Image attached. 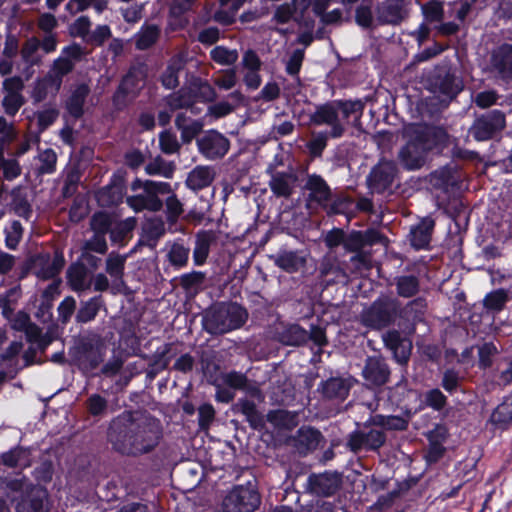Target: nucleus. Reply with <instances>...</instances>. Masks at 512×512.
<instances>
[{
	"mask_svg": "<svg viewBox=\"0 0 512 512\" xmlns=\"http://www.w3.org/2000/svg\"><path fill=\"white\" fill-rule=\"evenodd\" d=\"M106 435L114 452L137 458L156 449L163 437V428L160 420L150 414L125 410L112 418Z\"/></svg>",
	"mask_w": 512,
	"mask_h": 512,
	"instance_id": "f257e3e1",
	"label": "nucleus"
},
{
	"mask_svg": "<svg viewBox=\"0 0 512 512\" xmlns=\"http://www.w3.org/2000/svg\"><path fill=\"white\" fill-rule=\"evenodd\" d=\"M449 144V134L442 126L420 125L413 129L398 159L402 167L415 171L424 166L429 152H442Z\"/></svg>",
	"mask_w": 512,
	"mask_h": 512,
	"instance_id": "f03ea898",
	"label": "nucleus"
},
{
	"mask_svg": "<svg viewBox=\"0 0 512 512\" xmlns=\"http://www.w3.org/2000/svg\"><path fill=\"white\" fill-rule=\"evenodd\" d=\"M365 102L362 99H334L315 107L309 116V123L314 126H328L330 137L339 139L346 132V125L357 126L363 116Z\"/></svg>",
	"mask_w": 512,
	"mask_h": 512,
	"instance_id": "7ed1b4c3",
	"label": "nucleus"
},
{
	"mask_svg": "<svg viewBox=\"0 0 512 512\" xmlns=\"http://www.w3.org/2000/svg\"><path fill=\"white\" fill-rule=\"evenodd\" d=\"M248 319L245 307L237 302H219L211 306L203 316V329L210 335H223L241 328Z\"/></svg>",
	"mask_w": 512,
	"mask_h": 512,
	"instance_id": "20e7f679",
	"label": "nucleus"
},
{
	"mask_svg": "<svg viewBox=\"0 0 512 512\" xmlns=\"http://www.w3.org/2000/svg\"><path fill=\"white\" fill-rule=\"evenodd\" d=\"M106 351V345L99 336H79L68 350V363L87 376L104 362Z\"/></svg>",
	"mask_w": 512,
	"mask_h": 512,
	"instance_id": "39448f33",
	"label": "nucleus"
},
{
	"mask_svg": "<svg viewBox=\"0 0 512 512\" xmlns=\"http://www.w3.org/2000/svg\"><path fill=\"white\" fill-rule=\"evenodd\" d=\"M130 188L132 191L143 190L142 194L128 196L126 198L127 205L136 213L144 210L150 212H158L163 208V201L159 195H165L172 192L170 183L154 180H142L135 178Z\"/></svg>",
	"mask_w": 512,
	"mask_h": 512,
	"instance_id": "423d86ee",
	"label": "nucleus"
},
{
	"mask_svg": "<svg viewBox=\"0 0 512 512\" xmlns=\"http://www.w3.org/2000/svg\"><path fill=\"white\" fill-rule=\"evenodd\" d=\"M429 90L447 105L455 100L464 89L463 79L449 62L436 65L427 77Z\"/></svg>",
	"mask_w": 512,
	"mask_h": 512,
	"instance_id": "0eeeda50",
	"label": "nucleus"
},
{
	"mask_svg": "<svg viewBox=\"0 0 512 512\" xmlns=\"http://www.w3.org/2000/svg\"><path fill=\"white\" fill-rule=\"evenodd\" d=\"M261 504L256 486L234 485L222 500L223 512H254Z\"/></svg>",
	"mask_w": 512,
	"mask_h": 512,
	"instance_id": "6e6552de",
	"label": "nucleus"
},
{
	"mask_svg": "<svg viewBox=\"0 0 512 512\" xmlns=\"http://www.w3.org/2000/svg\"><path fill=\"white\" fill-rule=\"evenodd\" d=\"M399 316V303L396 299L378 298L363 313V322L374 329H383L394 323Z\"/></svg>",
	"mask_w": 512,
	"mask_h": 512,
	"instance_id": "1a4fd4ad",
	"label": "nucleus"
},
{
	"mask_svg": "<svg viewBox=\"0 0 512 512\" xmlns=\"http://www.w3.org/2000/svg\"><path fill=\"white\" fill-rule=\"evenodd\" d=\"M506 126V115L502 110H489L475 118L469 129L472 137L478 141H488L498 136Z\"/></svg>",
	"mask_w": 512,
	"mask_h": 512,
	"instance_id": "9d476101",
	"label": "nucleus"
},
{
	"mask_svg": "<svg viewBox=\"0 0 512 512\" xmlns=\"http://www.w3.org/2000/svg\"><path fill=\"white\" fill-rule=\"evenodd\" d=\"M361 376L368 389L376 390L390 381L391 368L382 355H370L364 360Z\"/></svg>",
	"mask_w": 512,
	"mask_h": 512,
	"instance_id": "9b49d317",
	"label": "nucleus"
},
{
	"mask_svg": "<svg viewBox=\"0 0 512 512\" xmlns=\"http://www.w3.org/2000/svg\"><path fill=\"white\" fill-rule=\"evenodd\" d=\"M397 175L398 168L393 161L380 160L371 168L366 179L367 186L372 193L391 192Z\"/></svg>",
	"mask_w": 512,
	"mask_h": 512,
	"instance_id": "f8f14e48",
	"label": "nucleus"
},
{
	"mask_svg": "<svg viewBox=\"0 0 512 512\" xmlns=\"http://www.w3.org/2000/svg\"><path fill=\"white\" fill-rule=\"evenodd\" d=\"M386 440L387 436L382 430L371 428L366 432L356 429L348 434L346 448L354 454L361 451L378 452Z\"/></svg>",
	"mask_w": 512,
	"mask_h": 512,
	"instance_id": "ddd939ff",
	"label": "nucleus"
},
{
	"mask_svg": "<svg viewBox=\"0 0 512 512\" xmlns=\"http://www.w3.org/2000/svg\"><path fill=\"white\" fill-rule=\"evenodd\" d=\"M147 77V67L144 63L131 65L127 73L122 77L112 100L116 107L125 106L127 97L130 94H136L140 88L141 82Z\"/></svg>",
	"mask_w": 512,
	"mask_h": 512,
	"instance_id": "4468645a",
	"label": "nucleus"
},
{
	"mask_svg": "<svg viewBox=\"0 0 512 512\" xmlns=\"http://www.w3.org/2000/svg\"><path fill=\"white\" fill-rule=\"evenodd\" d=\"M199 153L207 160L224 158L230 149V140L215 129L205 131L196 139Z\"/></svg>",
	"mask_w": 512,
	"mask_h": 512,
	"instance_id": "2eb2a0df",
	"label": "nucleus"
},
{
	"mask_svg": "<svg viewBox=\"0 0 512 512\" xmlns=\"http://www.w3.org/2000/svg\"><path fill=\"white\" fill-rule=\"evenodd\" d=\"M489 64L496 79L505 84L512 83V44L504 42L493 48Z\"/></svg>",
	"mask_w": 512,
	"mask_h": 512,
	"instance_id": "dca6fc26",
	"label": "nucleus"
},
{
	"mask_svg": "<svg viewBox=\"0 0 512 512\" xmlns=\"http://www.w3.org/2000/svg\"><path fill=\"white\" fill-rule=\"evenodd\" d=\"M419 398V392L409 387L408 381L404 377L393 387L389 388L388 400L392 405L401 409L407 416H411L417 411L415 404L418 402Z\"/></svg>",
	"mask_w": 512,
	"mask_h": 512,
	"instance_id": "f3484780",
	"label": "nucleus"
},
{
	"mask_svg": "<svg viewBox=\"0 0 512 512\" xmlns=\"http://www.w3.org/2000/svg\"><path fill=\"white\" fill-rule=\"evenodd\" d=\"M125 190V173L118 170L112 174L109 183L97 191L96 200L101 207H116L123 202Z\"/></svg>",
	"mask_w": 512,
	"mask_h": 512,
	"instance_id": "a211bd4d",
	"label": "nucleus"
},
{
	"mask_svg": "<svg viewBox=\"0 0 512 512\" xmlns=\"http://www.w3.org/2000/svg\"><path fill=\"white\" fill-rule=\"evenodd\" d=\"M317 271L318 278L325 287L339 283L345 284L349 280L345 263L337 256H324L319 262Z\"/></svg>",
	"mask_w": 512,
	"mask_h": 512,
	"instance_id": "6ab92c4d",
	"label": "nucleus"
},
{
	"mask_svg": "<svg viewBox=\"0 0 512 512\" xmlns=\"http://www.w3.org/2000/svg\"><path fill=\"white\" fill-rule=\"evenodd\" d=\"M266 174L270 176L268 186L275 197L288 199L292 196L298 180L295 173L277 171L274 164H269Z\"/></svg>",
	"mask_w": 512,
	"mask_h": 512,
	"instance_id": "aec40b11",
	"label": "nucleus"
},
{
	"mask_svg": "<svg viewBox=\"0 0 512 512\" xmlns=\"http://www.w3.org/2000/svg\"><path fill=\"white\" fill-rule=\"evenodd\" d=\"M342 484L341 474L325 471L324 473H312L308 476L307 485L312 494L317 496H333L340 489Z\"/></svg>",
	"mask_w": 512,
	"mask_h": 512,
	"instance_id": "412c9836",
	"label": "nucleus"
},
{
	"mask_svg": "<svg viewBox=\"0 0 512 512\" xmlns=\"http://www.w3.org/2000/svg\"><path fill=\"white\" fill-rule=\"evenodd\" d=\"M383 234L375 228L350 230L345 233L344 250L348 253L358 252L381 242Z\"/></svg>",
	"mask_w": 512,
	"mask_h": 512,
	"instance_id": "4be33fe9",
	"label": "nucleus"
},
{
	"mask_svg": "<svg viewBox=\"0 0 512 512\" xmlns=\"http://www.w3.org/2000/svg\"><path fill=\"white\" fill-rule=\"evenodd\" d=\"M322 439L323 435L318 429L311 426H302L290 438V444L299 454L307 455L318 448Z\"/></svg>",
	"mask_w": 512,
	"mask_h": 512,
	"instance_id": "5701e85b",
	"label": "nucleus"
},
{
	"mask_svg": "<svg viewBox=\"0 0 512 512\" xmlns=\"http://www.w3.org/2000/svg\"><path fill=\"white\" fill-rule=\"evenodd\" d=\"M352 384L349 379L330 377L321 381L318 391L325 400L343 402L349 396Z\"/></svg>",
	"mask_w": 512,
	"mask_h": 512,
	"instance_id": "b1692460",
	"label": "nucleus"
},
{
	"mask_svg": "<svg viewBox=\"0 0 512 512\" xmlns=\"http://www.w3.org/2000/svg\"><path fill=\"white\" fill-rule=\"evenodd\" d=\"M90 93L91 89L88 83L82 82L72 87L64 106L66 112L75 120H79L84 116V107Z\"/></svg>",
	"mask_w": 512,
	"mask_h": 512,
	"instance_id": "393cba45",
	"label": "nucleus"
},
{
	"mask_svg": "<svg viewBox=\"0 0 512 512\" xmlns=\"http://www.w3.org/2000/svg\"><path fill=\"white\" fill-rule=\"evenodd\" d=\"M487 424L494 430L506 431L512 427V391L492 410Z\"/></svg>",
	"mask_w": 512,
	"mask_h": 512,
	"instance_id": "a878e982",
	"label": "nucleus"
},
{
	"mask_svg": "<svg viewBox=\"0 0 512 512\" xmlns=\"http://www.w3.org/2000/svg\"><path fill=\"white\" fill-rule=\"evenodd\" d=\"M306 337V329L297 323H282L274 333V339L284 346H303Z\"/></svg>",
	"mask_w": 512,
	"mask_h": 512,
	"instance_id": "bb28decb",
	"label": "nucleus"
},
{
	"mask_svg": "<svg viewBox=\"0 0 512 512\" xmlns=\"http://www.w3.org/2000/svg\"><path fill=\"white\" fill-rule=\"evenodd\" d=\"M434 228L435 220L433 218L429 216L422 218L417 225L412 226L410 229V245L415 250L429 248Z\"/></svg>",
	"mask_w": 512,
	"mask_h": 512,
	"instance_id": "cd10ccee",
	"label": "nucleus"
},
{
	"mask_svg": "<svg viewBox=\"0 0 512 512\" xmlns=\"http://www.w3.org/2000/svg\"><path fill=\"white\" fill-rule=\"evenodd\" d=\"M376 15L381 25H399L405 18V11L397 0H385L377 4Z\"/></svg>",
	"mask_w": 512,
	"mask_h": 512,
	"instance_id": "c85d7f7f",
	"label": "nucleus"
},
{
	"mask_svg": "<svg viewBox=\"0 0 512 512\" xmlns=\"http://www.w3.org/2000/svg\"><path fill=\"white\" fill-rule=\"evenodd\" d=\"M274 264L287 273H296L306 266L302 251L281 249L273 256Z\"/></svg>",
	"mask_w": 512,
	"mask_h": 512,
	"instance_id": "c756f323",
	"label": "nucleus"
},
{
	"mask_svg": "<svg viewBox=\"0 0 512 512\" xmlns=\"http://www.w3.org/2000/svg\"><path fill=\"white\" fill-rule=\"evenodd\" d=\"M47 491L43 488H34L21 497L16 504V512H48L45 505Z\"/></svg>",
	"mask_w": 512,
	"mask_h": 512,
	"instance_id": "7c9ffc66",
	"label": "nucleus"
},
{
	"mask_svg": "<svg viewBox=\"0 0 512 512\" xmlns=\"http://www.w3.org/2000/svg\"><path fill=\"white\" fill-rule=\"evenodd\" d=\"M89 270L85 263L77 260L70 264L66 271L67 284L74 292H83L91 287V281L88 280Z\"/></svg>",
	"mask_w": 512,
	"mask_h": 512,
	"instance_id": "2f4dec72",
	"label": "nucleus"
},
{
	"mask_svg": "<svg viewBox=\"0 0 512 512\" xmlns=\"http://www.w3.org/2000/svg\"><path fill=\"white\" fill-rule=\"evenodd\" d=\"M35 259L41 261V267L35 272V275L41 280H50L58 276L66 263L61 250L54 252L51 262H49V255H37Z\"/></svg>",
	"mask_w": 512,
	"mask_h": 512,
	"instance_id": "473e14b6",
	"label": "nucleus"
},
{
	"mask_svg": "<svg viewBox=\"0 0 512 512\" xmlns=\"http://www.w3.org/2000/svg\"><path fill=\"white\" fill-rule=\"evenodd\" d=\"M304 188L309 191L308 199L320 206L324 205L325 202L331 201L332 191L320 175H309Z\"/></svg>",
	"mask_w": 512,
	"mask_h": 512,
	"instance_id": "72a5a7b5",
	"label": "nucleus"
},
{
	"mask_svg": "<svg viewBox=\"0 0 512 512\" xmlns=\"http://www.w3.org/2000/svg\"><path fill=\"white\" fill-rule=\"evenodd\" d=\"M234 410L245 416L246 421L254 430H261L265 426L264 416L258 411L254 401L247 398H240L234 406Z\"/></svg>",
	"mask_w": 512,
	"mask_h": 512,
	"instance_id": "f704fd0d",
	"label": "nucleus"
},
{
	"mask_svg": "<svg viewBox=\"0 0 512 512\" xmlns=\"http://www.w3.org/2000/svg\"><path fill=\"white\" fill-rule=\"evenodd\" d=\"M105 307V300L101 294L95 295L86 301H81L78 308L75 321L80 324H86L93 321L99 311Z\"/></svg>",
	"mask_w": 512,
	"mask_h": 512,
	"instance_id": "c9c22d12",
	"label": "nucleus"
},
{
	"mask_svg": "<svg viewBox=\"0 0 512 512\" xmlns=\"http://www.w3.org/2000/svg\"><path fill=\"white\" fill-rule=\"evenodd\" d=\"M215 177L213 169L209 166H196L186 179V186L193 191H200L209 187Z\"/></svg>",
	"mask_w": 512,
	"mask_h": 512,
	"instance_id": "e433bc0d",
	"label": "nucleus"
},
{
	"mask_svg": "<svg viewBox=\"0 0 512 512\" xmlns=\"http://www.w3.org/2000/svg\"><path fill=\"white\" fill-rule=\"evenodd\" d=\"M427 306L428 304L425 297H416L409 301L403 308H399V317L415 326L417 323L424 320Z\"/></svg>",
	"mask_w": 512,
	"mask_h": 512,
	"instance_id": "4c0bfd02",
	"label": "nucleus"
},
{
	"mask_svg": "<svg viewBox=\"0 0 512 512\" xmlns=\"http://www.w3.org/2000/svg\"><path fill=\"white\" fill-rule=\"evenodd\" d=\"M161 34L155 24H144L135 34V48L140 51L148 50L156 44Z\"/></svg>",
	"mask_w": 512,
	"mask_h": 512,
	"instance_id": "58836bf2",
	"label": "nucleus"
},
{
	"mask_svg": "<svg viewBox=\"0 0 512 512\" xmlns=\"http://www.w3.org/2000/svg\"><path fill=\"white\" fill-rule=\"evenodd\" d=\"M60 88L51 75L46 74L43 77L37 78L31 91L33 104L43 102L47 98L49 90H53V94L56 95Z\"/></svg>",
	"mask_w": 512,
	"mask_h": 512,
	"instance_id": "ea45409f",
	"label": "nucleus"
},
{
	"mask_svg": "<svg viewBox=\"0 0 512 512\" xmlns=\"http://www.w3.org/2000/svg\"><path fill=\"white\" fill-rule=\"evenodd\" d=\"M394 285L397 295L402 298H412L420 291V280L413 274L396 276Z\"/></svg>",
	"mask_w": 512,
	"mask_h": 512,
	"instance_id": "a19ab883",
	"label": "nucleus"
},
{
	"mask_svg": "<svg viewBox=\"0 0 512 512\" xmlns=\"http://www.w3.org/2000/svg\"><path fill=\"white\" fill-rule=\"evenodd\" d=\"M195 95L192 94V90L189 87H182L178 91L173 92L165 97V103L171 112L188 109L192 107Z\"/></svg>",
	"mask_w": 512,
	"mask_h": 512,
	"instance_id": "79ce46f5",
	"label": "nucleus"
},
{
	"mask_svg": "<svg viewBox=\"0 0 512 512\" xmlns=\"http://www.w3.org/2000/svg\"><path fill=\"white\" fill-rule=\"evenodd\" d=\"M21 297L22 289L19 284L0 293V309L5 319L11 320L14 315L15 306Z\"/></svg>",
	"mask_w": 512,
	"mask_h": 512,
	"instance_id": "37998d69",
	"label": "nucleus"
},
{
	"mask_svg": "<svg viewBox=\"0 0 512 512\" xmlns=\"http://www.w3.org/2000/svg\"><path fill=\"white\" fill-rule=\"evenodd\" d=\"M267 420L276 428L292 430L298 425V414L288 410H273L267 414Z\"/></svg>",
	"mask_w": 512,
	"mask_h": 512,
	"instance_id": "c03bdc74",
	"label": "nucleus"
},
{
	"mask_svg": "<svg viewBox=\"0 0 512 512\" xmlns=\"http://www.w3.org/2000/svg\"><path fill=\"white\" fill-rule=\"evenodd\" d=\"M176 165L173 161H166L162 156H156L145 166L146 174L150 176H162L166 179H172Z\"/></svg>",
	"mask_w": 512,
	"mask_h": 512,
	"instance_id": "a18cd8bd",
	"label": "nucleus"
},
{
	"mask_svg": "<svg viewBox=\"0 0 512 512\" xmlns=\"http://www.w3.org/2000/svg\"><path fill=\"white\" fill-rule=\"evenodd\" d=\"M190 248L184 245L182 239L174 241L167 253L170 264L176 268L181 269L188 264Z\"/></svg>",
	"mask_w": 512,
	"mask_h": 512,
	"instance_id": "49530a36",
	"label": "nucleus"
},
{
	"mask_svg": "<svg viewBox=\"0 0 512 512\" xmlns=\"http://www.w3.org/2000/svg\"><path fill=\"white\" fill-rule=\"evenodd\" d=\"M184 69L180 59H172L161 75V84L166 89H175L179 85V73Z\"/></svg>",
	"mask_w": 512,
	"mask_h": 512,
	"instance_id": "de8ad7c7",
	"label": "nucleus"
},
{
	"mask_svg": "<svg viewBox=\"0 0 512 512\" xmlns=\"http://www.w3.org/2000/svg\"><path fill=\"white\" fill-rule=\"evenodd\" d=\"M135 226L136 220L133 217L122 220L115 226L112 225L111 231L109 233L111 242L124 245L126 239L131 236Z\"/></svg>",
	"mask_w": 512,
	"mask_h": 512,
	"instance_id": "09e8293b",
	"label": "nucleus"
},
{
	"mask_svg": "<svg viewBox=\"0 0 512 512\" xmlns=\"http://www.w3.org/2000/svg\"><path fill=\"white\" fill-rule=\"evenodd\" d=\"M126 256H122L116 252H111L106 258L105 271L114 281H120L124 284L123 276L125 269Z\"/></svg>",
	"mask_w": 512,
	"mask_h": 512,
	"instance_id": "8fccbe9b",
	"label": "nucleus"
},
{
	"mask_svg": "<svg viewBox=\"0 0 512 512\" xmlns=\"http://www.w3.org/2000/svg\"><path fill=\"white\" fill-rule=\"evenodd\" d=\"M433 185L444 192H450L458 186L454 172L450 168H443L432 174Z\"/></svg>",
	"mask_w": 512,
	"mask_h": 512,
	"instance_id": "3c124183",
	"label": "nucleus"
},
{
	"mask_svg": "<svg viewBox=\"0 0 512 512\" xmlns=\"http://www.w3.org/2000/svg\"><path fill=\"white\" fill-rule=\"evenodd\" d=\"M508 301V292L505 289L499 288L485 295L483 305L488 311L498 313L505 308Z\"/></svg>",
	"mask_w": 512,
	"mask_h": 512,
	"instance_id": "603ef678",
	"label": "nucleus"
},
{
	"mask_svg": "<svg viewBox=\"0 0 512 512\" xmlns=\"http://www.w3.org/2000/svg\"><path fill=\"white\" fill-rule=\"evenodd\" d=\"M75 63L68 58L60 55L53 61L51 70L47 75H51L53 80L58 83V87L62 86L63 78L74 70Z\"/></svg>",
	"mask_w": 512,
	"mask_h": 512,
	"instance_id": "864d4df0",
	"label": "nucleus"
},
{
	"mask_svg": "<svg viewBox=\"0 0 512 512\" xmlns=\"http://www.w3.org/2000/svg\"><path fill=\"white\" fill-rule=\"evenodd\" d=\"M112 225L113 217L105 211L95 212L90 220V228L93 233L104 236L110 233Z\"/></svg>",
	"mask_w": 512,
	"mask_h": 512,
	"instance_id": "5fc2aeb1",
	"label": "nucleus"
},
{
	"mask_svg": "<svg viewBox=\"0 0 512 512\" xmlns=\"http://www.w3.org/2000/svg\"><path fill=\"white\" fill-rule=\"evenodd\" d=\"M296 12V0H292L290 3H283L276 7L272 21L277 24H287L291 20L300 23V19L296 16Z\"/></svg>",
	"mask_w": 512,
	"mask_h": 512,
	"instance_id": "6e6d98bb",
	"label": "nucleus"
},
{
	"mask_svg": "<svg viewBox=\"0 0 512 512\" xmlns=\"http://www.w3.org/2000/svg\"><path fill=\"white\" fill-rule=\"evenodd\" d=\"M498 353L499 350L493 342H484L478 347V368L483 371L491 368Z\"/></svg>",
	"mask_w": 512,
	"mask_h": 512,
	"instance_id": "4d7b16f0",
	"label": "nucleus"
},
{
	"mask_svg": "<svg viewBox=\"0 0 512 512\" xmlns=\"http://www.w3.org/2000/svg\"><path fill=\"white\" fill-rule=\"evenodd\" d=\"M463 377L454 368H447L441 378L440 386L449 394L453 395L459 391Z\"/></svg>",
	"mask_w": 512,
	"mask_h": 512,
	"instance_id": "13d9d810",
	"label": "nucleus"
},
{
	"mask_svg": "<svg viewBox=\"0 0 512 512\" xmlns=\"http://www.w3.org/2000/svg\"><path fill=\"white\" fill-rule=\"evenodd\" d=\"M330 137V129L328 131H320L307 142L306 147L311 157L319 158L322 156L327 147Z\"/></svg>",
	"mask_w": 512,
	"mask_h": 512,
	"instance_id": "bf43d9fd",
	"label": "nucleus"
},
{
	"mask_svg": "<svg viewBox=\"0 0 512 512\" xmlns=\"http://www.w3.org/2000/svg\"><path fill=\"white\" fill-rule=\"evenodd\" d=\"M210 251V239L205 234H198L193 250V261L196 266L206 263Z\"/></svg>",
	"mask_w": 512,
	"mask_h": 512,
	"instance_id": "052dcab7",
	"label": "nucleus"
},
{
	"mask_svg": "<svg viewBox=\"0 0 512 512\" xmlns=\"http://www.w3.org/2000/svg\"><path fill=\"white\" fill-rule=\"evenodd\" d=\"M210 58L220 65H233L238 60V52L225 46H216L210 51Z\"/></svg>",
	"mask_w": 512,
	"mask_h": 512,
	"instance_id": "680f3d73",
	"label": "nucleus"
},
{
	"mask_svg": "<svg viewBox=\"0 0 512 512\" xmlns=\"http://www.w3.org/2000/svg\"><path fill=\"white\" fill-rule=\"evenodd\" d=\"M189 88L192 90V94L195 95V104L198 102L207 103L215 99V90L207 81H199V83H193Z\"/></svg>",
	"mask_w": 512,
	"mask_h": 512,
	"instance_id": "e2e57ef3",
	"label": "nucleus"
},
{
	"mask_svg": "<svg viewBox=\"0 0 512 512\" xmlns=\"http://www.w3.org/2000/svg\"><path fill=\"white\" fill-rule=\"evenodd\" d=\"M424 403L435 411H441L447 406L448 399L439 388H432L426 391Z\"/></svg>",
	"mask_w": 512,
	"mask_h": 512,
	"instance_id": "0e129e2a",
	"label": "nucleus"
},
{
	"mask_svg": "<svg viewBox=\"0 0 512 512\" xmlns=\"http://www.w3.org/2000/svg\"><path fill=\"white\" fill-rule=\"evenodd\" d=\"M159 147L164 154L172 155L180 150L181 145L173 132L164 130L159 134Z\"/></svg>",
	"mask_w": 512,
	"mask_h": 512,
	"instance_id": "69168bd1",
	"label": "nucleus"
},
{
	"mask_svg": "<svg viewBox=\"0 0 512 512\" xmlns=\"http://www.w3.org/2000/svg\"><path fill=\"white\" fill-rule=\"evenodd\" d=\"M205 273L201 271H192L180 276V285L185 291H197L204 284Z\"/></svg>",
	"mask_w": 512,
	"mask_h": 512,
	"instance_id": "338daca9",
	"label": "nucleus"
},
{
	"mask_svg": "<svg viewBox=\"0 0 512 512\" xmlns=\"http://www.w3.org/2000/svg\"><path fill=\"white\" fill-rule=\"evenodd\" d=\"M25 103L26 99L23 95L5 94L1 105L7 116L14 117Z\"/></svg>",
	"mask_w": 512,
	"mask_h": 512,
	"instance_id": "774afa93",
	"label": "nucleus"
}]
</instances>
